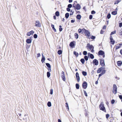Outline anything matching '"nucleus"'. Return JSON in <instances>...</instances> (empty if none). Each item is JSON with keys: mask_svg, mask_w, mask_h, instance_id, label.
<instances>
[{"mask_svg": "<svg viewBox=\"0 0 122 122\" xmlns=\"http://www.w3.org/2000/svg\"><path fill=\"white\" fill-rule=\"evenodd\" d=\"M86 47H88V48L91 50V52L92 53L94 52V47L92 45H90V44L88 43L87 44Z\"/></svg>", "mask_w": 122, "mask_h": 122, "instance_id": "1", "label": "nucleus"}, {"mask_svg": "<svg viewBox=\"0 0 122 122\" xmlns=\"http://www.w3.org/2000/svg\"><path fill=\"white\" fill-rule=\"evenodd\" d=\"M117 92V86L115 84H114L113 88V92L114 94H116Z\"/></svg>", "mask_w": 122, "mask_h": 122, "instance_id": "2", "label": "nucleus"}, {"mask_svg": "<svg viewBox=\"0 0 122 122\" xmlns=\"http://www.w3.org/2000/svg\"><path fill=\"white\" fill-rule=\"evenodd\" d=\"M100 109L102 110L104 112L106 111L105 108L104 106V104L103 103H101L99 105Z\"/></svg>", "mask_w": 122, "mask_h": 122, "instance_id": "3", "label": "nucleus"}, {"mask_svg": "<svg viewBox=\"0 0 122 122\" xmlns=\"http://www.w3.org/2000/svg\"><path fill=\"white\" fill-rule=\"evenodd\" d=\"M85 33L87 36L88 37V38H90V34L89 31L86 30V31L85 32Z\"/></svg>", "mask_w": 122, "mask_h": 122, "instance_id": "4", "label": "nucleus"}, {"mask_svg": "<svg viewBox=\"0 0 122 122\" xmlns=\"http://www.w3.org/2000/svg\"><path fill=\"white\" fill-rule=\"evenodd\" d=\"M35 26L38 27H40L41 26V25L39 21H36L35 23Z\"/></svg>", "mask_w": 122, "mask_h": 122, "instance_id": "5", "label": "nucleus"}, {"mask_svg": "<svg viewBox=\"0 0 122 122\" xmlns=\"http://www.w3.org/2000/svg\"><path fill=\"white\" fill-rule=\"evenodd\" d=\"M87 82L85 81L82 83V86L83 88L84 89L86 88L87 87Z\"/></svg>", "mask_w": 122, "mask_h": 122, "instance_id": "6", "label": "nucleus"}, {"mask_svg": "<svg viewBox=\"0 0 122 122\" xmlns=\"http://www.w3.org/2000/svg\"><path fill=\"white\" fill-rule=\"evenodd\" d=\"M86 30L84 29H79L78 30V32L79 33H81L82 34L84 32L86 31Z\"/></svg>", "mask_w": 122, "mask_h": 122, "instance_id": "7", "label": "nucleus"}, {"mask_svg": "<svg viewBox=\"0 0 122 122\" xmlns=\"http://www.w3.org/2000/svg\"><path fill=\"white\" fill-rule=\"evenodd\" d=\"M101 65L102 66H105V63L104 62V60L103 59H101L100 62Z\"/></svg>", "mask_w": 122, "mask_h": 122, "instance_id": "8", "label": "nucleus"}, {"mask_svg": "<svg viewBox=\"0 0 122 122\" xmlns=\"http://www.w3.org/2000/svg\"><path fill=\"white\" fill-rule=\"evenodd\" d=\"M34 33V32L33 31L31 30L29 32H28L27 34V35L28 36H30L31 35H33Z\"/></svg>", "mask_w": 122, "mask_h": 122, "instance_id": "9", "label": "nucleus"}, {"mask_svg": "<svg viewBox=\"0 0 122 122\" xmlns=\"http://www.w3.org/2000/svg\"><path fill=\"white\" fill-rule=\"evenodd\" d=\"M81 7L80 5L79 4H77L75 8V10L76 9L77 10H79L81 9Z\"/></svg>", "mask_w": 122, "mask_h": 122, "instance_id": "10", "label": "nucleus"}, {"mask_svg": "<svg viewBox=\"0 0 122 122\" xmlns=\"http://www.w3.org/2000/svg\"><path fill=\"white\" fill-rule=\"evenodd\" d=\"M98 54L99 55H103L105 54L104 52L100 50L99 51Z\"/></svg>", "mask_w": 122, "mask_h": 122, "instance_id": "11", "label": "nucleus"}, {"mask_svg": "<svg viewBox=\"0 0 122 122\" xmlns=\"http://www.w3.org/2000/svg\"><path fill=\"white\" fill-rule=\"evenodd\" d=\"M76 76L77 81L79 82L80 81V77L78 73L77 72L76 74Z\"/></svg>", "mask_w": 122, "mask_h": 122, "instance_id": "12", "label": "nucleus"}, {"mask_svg": "<svg viewBox=\"0 0 122 122\" xmlns=\"http://www.w3.org/2000/svg\"><path fill=\"white\" fill-rule=\"evenodd\" d=\"M93 63L96 65H97L98 64V61L96 59H94L93 61Z\"/></svg>", "mask_w": 122, "mask_h": 122, "instance_id": "13", "label": "nucleus"}, {"mask_svg": "<svg viewBox=\"0 0 122 122\" xmlns=\"http://www.w3.org/2000/svg\"><path fill=\"white\" fill-rule=\"evenodd\" d=\"M42 58L41 60V61L42 63H43L45 60V57L44 56L43 53L42 54Z\"/></svg>", "mask_w": 122, "mask_h": 122, "instance_id": "14", "label": "nucleus"}, {"mask_svg": "<svg viewBox=\"0 0 122 122\" xmlns=\"http://www.w3.org/2000/svg\"><path fill=\"white\" fill-rule=\"evenodd\" d=\"M88 55H89V54H90V58L92 59H93L94 58V56L92 54H90V53H88Z\"/></svg>", "mask_w": 122, "mask_h": 122, "instance_id": "15", "label": "nucleus"}, {"mask_svg": "<svg viewBox=\"0 0 122 122\" xmlns=\"http://www.w3.org/2000/svg\"><path fill=\"white\" fill-rule=\"evenodd\" d=\"M26 42L28 44H30V43H31V41L30 39H28L26 40Z\"/></svg>", "mask_w": 122, "mask_h": 122, "instance_id": "16", "label": "nucleus"}, {"mask_svg": "<svg viewBox=\"0 0 122 122\" xmlns=\"http://www.w3.org/2000/svg\"><path fill=\"white\" fill-rule=\"evenodd\" d=\"M117 63L118 66H120L122 64V62L121 61H118L117 62Z\"/></svg>", "mask_w": 122, "mask_h": 122, "instance_id": "17", "label": "nucleus"}, {"mask_svg": "<svg viewBox=\"0 0 122 122\" xmlns=\"http://www.w3.org/2000/svg\"><path fill=\"white\" fill-rule=\"evenodd\" d=\"M103 68L101 67L99 68L97 70V72L98 73H100L101 71H102Z\"/></svg>", "mask_w": 122, "mask_h": 122, "instance_id": "18", "label": "nucleus"}, {"mask_svg": "<svg viewBox=\"0 0 122 122\" xmlns=\"http://www.w3.org/2000/svg\"><path fill=\"white\" fill-rule=\"evenodd\" d=\"M51 27L52 28L54 31L55 32H56V29L55 28L54 25L52 24L51 25Z\"/></svg>", "mask_w": 122, "mask_h": 122, "instance_id": "19", "label": "nucleus"}, {"mask_svg": "<svg viewBox=\"0 0 122 122\" xmlns=\"http://www.w3.org/2000/svg\"><path fill=\"white\" fill-rule=\"evenodd\" d=\"M76 17L77 19L80 20L81 18V16L80 15H77Z\"/></svg>", "mask_w": 122, "mask_h": 122, "instance_id": "20", "label": "nucleus"}, {"mask_svg": "<svg viewBox=\"0 0 122 122\" xmlns=\"http://www.w3.org/2000/svg\"><path fill=\"white\" fill-rule=\"evenodd\" d=\"M121 0H116L114 3L115 4H117L121 1Z\"/></svg>", "mask_w": 122, "mask_h": 122, "instance_id": "21", "label": "nucleus"}, {"mask_svg": "<svg viewBox=\"0 0 122 122\" xmlns=\"http://www.w3.org/2000/svg\"><path fill=\"white\" fill-rule=\"evenodd\" d=\"M74 43L73 42H71L70 44V46L71 47H72L74 46Z\"/></svg>", "mask_w": 122, "mask_h": 122, "instance_id": "22", "label": "nucleus"}, {"mask_svg": "<svg viewBox=\"0 0 122 122\" xmlns=\"http://www.w3.org/2000/svg\"><path fill=\"white\" fill-rule=\"evenodd\" d=\"M61 77L62 78V80L64 81H66V78L65 75H61Z\"/></svg>", "mask_w": 122, "mask_h": 122, "instance_id": "23", "label": "nucleus"}, {"mask_svg": "<svg viewBox=\"0 0 122 122\" xmlns=\"http://www.w3.org/2000/svg\"><path fill=\"white\" fill-rule=\"evenodd\" d=\"M74 54L75 55L76 57H77L78 56V54L76 51H74Z\"/></svg>", "mask_w": 122, "mask_h": 122, "instance_id": "24", "label": "nucleus"}, {"mask_svg": "<svg viewBox=\"0 0 122 122\" xmlns=\"http://www.w3.org/2000/svg\"><path fill=\"white\" fill-rule=\"evenodd\" d=\"M69 16V14L68 13H66L65 15V16L66 18H68Z\"/></svg>", "mask_w": 122, "mask_h": 122, "instance_id": "25", "label": "nucleus"}, {"mask_svg": "<svg viewBox=\"0 0 122 122\" xmlns=\"http://www.w3.org/2000/svg\"><path fill=\"white\" fill-rule=\"evenodd\" d=\"M112 15H115L117 14V12L116 11H114L112 13Z\"/></svg>", "mask_w": 122, "mask_h": 122, "instance_id": "26", "label": "nucleus"}, {"mask_svg": "<svg viewBox=\"0 0 122 122\" xmlns=\"http://www.w3.org/2000/svg\"><path fill=\"white\" fill-rule=\"evenodd\" d=\"M47 105L48 107H50L51 106V103L50 102H49L47 103Z\"/></svg>", "mask_w": 122, "mask_h": 122, "instance_id": "27", "label": "nucleus"}, {"mask_svg": "<svg viewBox=\"0 0 122 122\" xmlns=\"http://www.w3.org/2000/svg\"><path fill=\"white\" fill-rule=\"evenodd\" d=\"M81 62L83 64H84L85 63V60L84 59H81L80 60Z\"/></svg>", "mask_w": 122, "mask_h": 122, "instance_id": "28", "label": "nucleus"}, {"mask_svg": "<svg viewBox=\"0 0 122 122\" xmlns=\"http://www.w3.org/2000/svg\"><path fill=\"white\" fill-rule=\"evenodd\" d=\"M62 51L61 50H59L57 52L58 54L59 55H60L62 53Z\"/></svg>", "mask_w": 122, "mask_h": 122, "instance_id": "29", "label": "nucleus"}, {"mask_svg": "<svg viewBox=\"0 0 122 122\" xmlns=\"http://www.w3.org/2000/svg\"><path fill=\"white\" fill-rule=\"evenodd\" d=\"M82 74L84 76H86L87 75V73L86 72L83 71L82 72Z\"/></svg>", "mask_w": 122, "mask_h": 122, "instance_id": "30", "label": "nucleus"}, {"mask_svg": "<svg viewBox=\"0 0 122 122\" xmlns=\"http://www.w3.org/2000/svg\"><path fill=\"white\" fill-rule=\"evenodd\" d=\"M56 15L57 16H58L59 15V13L58 11H56L55 13Z\"/></svg>", "mask_w": 122, "mask_h": 122, "instance_id": "31", "label": "nucleus"}, {"mask_svg": "<svg viewBox=\"0 0 122 122\" xmlns=\"http://www.w3.org/2000/svg\"><path fill=\"white\" fill-rule=\"evenodd\" d=\"M110 42L113 45L115 43V41L113 39H112L111 40Z\"/></svg>", "mask_w": 122, "mask_h": 122, "instance_id": "32", "label": "nucleus"}, {"mask_svg": "<svg viewBox=\"0 0 122 122\" xmlns=\"http://www.w3.org/2000/svg\"><path fill=\"white\" fill-rule=\"evenodd\" d=\"M76 88L77 89H78L79 88V85L78 84H76Z\"/></svg>", "mask_w": 122, "mask_h": 122, "instance_id": "33", "label": "nucleus"}, {"mask_svg": "<svg viewBox=\"0 0 122 122\" xmlns=\"http://www.w3.org/2000/svg\"><path fill=\"white\" fill-rule=\"evenodd\" d=\"M47 76L48 77H49L50 76V73L49 72H47Z\"/></svg>", "mask_w": 122, "mask_h": 122, "instance_id": "34", "label": "nucleus"}, {"mask_svg": "<svg viewBox=\"0 0 122 122\" xmlns=\"http://www.w3.org/2000/svg\"><path fill=\"white\" fill-rule=\"evenodd\" d=\"M46 64L48 68H50L51 67V66L49 63H46Z\"/></svg>", "mask_w": 122, "mask_h": 122, "instance_id": "35", "label": "nucleus"}, {"mask_svg": "<svg viewBox=\"0 0 122 122\" xmlns=\"http://www.w3.org/2000/svg\"><path fill=\"white\" fill-rule=\"evenodd\" d=\"M75 37L76 39H77L78 37V34H77V33H75Z\"/></svg>", "mask_w": 122, "mask_h": 122, "instance_id": "36", "label": "nucleus"}, {"mask_svg": "<svg viewBox=\"0 0 122 122\" xmlns=\"http://www.w3.org/2000/svg\"><path fill=\"white\" fill-rule=\"evenodd\" d=\"M111 17V15L109 13L107 15V17L108 19H110Z\"/></svg>", "mask_w": 122, "mask_h": 122, "instance_id": "37", "label": "nucleus"}, {"mask_svg": "<svg viewBox=\"0 0 122 122\" xmlns=\"http://www.w3.org/2000/svg\"><path fill=\"white\" fill-rule=\"evenodd\" d=\"M84 58L86 61H87L88 59V57L87 56H85L84 57Z\"/></svg>", "mask_w": 122, "mask_h": 122, "instance_id": "38", "label": "nucleus"}, {"mask_svg": "<svg viewBox=\"0 0 122 122\" xmlns=\"http://www.w3.org/2000/svg\"><path fill=\"white\" fill-rule=\"evenodd\" d=\"M115 47H116V49L117 50V49H118L120 48H121V46H116Z\"/></svg>", "mask_w": 122, "mask_h": 122, "instance_id": "39", "label": "nucleus"}, {"mask_svg": "<svg viewBox=\"0 0 122 122\" xmlns=\"http://www.w3.org/2000/svg\"><path fill=\"white\" fill-rule=\"evenodd\" d=\"M53 93V90L52 89H51L50 90V94L52 95Z\"/></svg>", "mask_w": 122, "mask_h": 122, "instance_id": "40", "label": "nucleus"}, {"mask_svg": "<svg viewBox=\"0 0 122 122\" xmlns=\"http://www.w3.org/2000/svg\"><path fill=\"white\" fill-rule=\"evenodd\" d=\"M87 52L86 51H84L83 52V54L84 55H85L87 54Z\"/></svg>", "mask_w": 122, "mask_h": 122, "instance_id": "41", "label": "nucleus"}, {"mask_svg": "<svg viewBox=\"0 0 122 122\" xmlns=\"http://www.w3.org/2000/svg\"><path fill=\"white\" fill-rule=\"evenodd\" d=\"M72 6V5L71 4H69L68 5V7L69 8H71Z\"/></svg>", "mask_w": 122, "mask_h": 122, "instance_id": "42", "label": "nucleus"}, {"mask_svg": "<svg viewBox=\"0 0 122 122\" xmlns=\"http://www.w3.org/2000/svg\"><path fill=\"white\" fill-rule=\"evenodd\" d=\"M66 108L67 109H68V110L69 109V108L68 104L66 102Z\"/></svg>", "mask_w": 122, "mask_h": 122, "instance_id": "43", "label": "nucleus"}, {"mask_svg": "<svg viewBox=\"0 0 122 122\" xmlns=\"http://www.w3.org/2000/svg\"><path fill=\"white\" fill-rule=\"evenodd\" d=\"M83 91L85 95L86 96H87V95L86 91L84 90H83Z\"/></svg>", "mask_w": 122, "mask_h": 122, "instance_id": "44", "label": "nucleus"}, {"mask_svg": "<svg viewBox=\"0 0 122 122\" xmlns=\"http://www.w3.org/2000/svg\"><path fill=\"white\" fill-rule=\"evenodd\" d=\"M37 36L36 34H35L34 35V37L35 38H37Z\"/></svg>", "mask_w": 122, "mask_h": 122, "instance_id": "45", "label": "nucleus"}, {"mask_svg": "<svg viewBox=\"0 0 122 122\" xmlns=\"http://www.w3.org/2000/svg\"><path fill=\"white\" fill-rule=\"evenodd\" d=\"M115 102V101L113 99L111 101V102L112 104H114Z\"/></svg>", "mask_w": 122, "mask_h": 122, "instance_id": "46", "label": "nucleus"}, {"mask_svg": "<svg viewBox=\"0 0 122 122\" xmlns=\"http://www.w3.org/2000/svg\"><path fill=\"white\" fill-rule=\"evenodd\" d=\"M73 13L74 12L72 10H71V13H70V15H72L73 14Z\"/></svg>", "mask_w": 122, "mask_h": 122, "instance_id": "47", "label": "nucleus"}, {"mask_svg": "<svg viewBox=\"0 0 122 122\" xmlns=\"http://www.w3.org/2000/svg\"><path fill=\"white\" fill-rule=\"evenodd\" d=\"M122 26V23H119V27H121Z\"/></svg>", "mask_w": 122, "mask_h": 122, "instance_id": "48", "label": "nucleus"}, {"mask_svg": "<svg viewBox=\"0 0 122 122\" xmlns=\"http://www.w3.org/2000/svg\"><path fill=\"white\" fill-rule=\"evenodd\" d=\"M17 116H18V115L19 116L21 117V114L20 113H17Z\"/></svg>", "mask_w": 122, "mask_h": 122, "instance_id": "49", "label": "nucleus"}, {"mask_svg": "<svg viewBox=\"0 0 122 122\" xmlns=\"http://www.w3.org/2000/svg\"><path fill=\"white\" fill-rule=\"evenodd\" d=\"M115 33H116V32L115 31H113L111 33L110 35H112L114 34H115Z\"/></svg>", "mask_w": 122, "mask_h": 122, "instance_id": "50", "label": "nucleus"}, {"mask_svg": "<svg viewBox=\"0 0 122 122\" xmlns=\"http://www.w3.org/2000/svg\"><path fill=\"white\" fill-rule=\"evenodd\" d=\"M96 13V12L94 10H92L91 12V14H95Z\"/></svg>", "mask_w": 122, "mask_h": 122, "instance_id": "51", "label": "nucleus"}, {"mask_svg": "<svg viewBox=\"0 0 122 122\" xmlns=\"http://www.w3.org/2000/svg\"><path fill=\"white\" fill-rule=\"evenodd\" d=\"M106 72V71L105 70H103L102 71V73H101L103 75Z\"/></svg>", "mask_w": 122, "mask_h": 122, "instance_id": "52", "label": "nucleus"}, {"mask_svg": "<svg viewBox=\"0 0 122 122\" xmlns=\"http://www.w3.org/2000/svg\"><path fill=\"white\" fill-rule=\"evenodd\" d=\"M92 15H90L89 16V18L90 19H91L92 18Z\"/></svg>", "mask_w": 122, "mask_h": 122, "instance_id": "53", "label": "nucleus"}, {"mask_svg": "<svg viewBox=\"0 0 122 122\" xmlns=\"http://www.w3.org/2000/svg\"><path fill=\"white\" fill-rule=\"evenodd\" d=\"M106 118L107 119L109 117V114H107L106 115Z\"/></svg>", "mask_w": 122, "mask_h": 122, "instance_id": "54", "label": "nucleus"}, {"mask_svg": "<svg viewBox=\"0 0 122 122\" xmlns=\"http://www.w3.org/2000/svg\"><path fill=\"white\" fill-rule=\"evenodd\" d=\"M37 57H39L41 56L40 54V53H38L37 54Z\"/></svg>", "mask_w": 122, "mask_h": 122, "instance_id": "55", "label": "nucleus"}, {"mask_svg": "<svg viewBox=\"0 0 122 122\" xmlns=\"http://www.w3.org/2000/svg\"><path fill=\"white\" fill-rule=\"evenodd\" d=\"M91 38L92 39H95V36H92V37Z\"/></svg>", "mask_w": 122, "mask_h": 122, "instance_id": "56", "label": "nucleus"}, {"mask_svg": "<svg viewBox=\"0 0 122 122\" xmlns=\"http://www.w3.org/2000/svg\"><path fill=\"white\" fill-rule=\"evenodd\" d=\"M66 10L68 11H70V9L69 8H66Z\"/></svg>", "mask_w": 122, "mask_h": 122, "instance_id": "57", "label": "nucleus"}, {"mask_svg": "<svg viewBox=\"0 0 122 122\" xmlns=\"http://www.w3.org/2000/svg\"><path fill=\"white\" fill-rule=\"evenodd\" d=\"M76 4L75 3H74L73 5V7L74 8L76 7Z\"/></svg>", "mask_w": 122, "mask_h": 122, "instance_id": "58", "label": "nucleus"}, {"mask_svg": "<svg viewBox=\"0 0 122 122\" xmlns=\"http://www.w3.org/2000/svg\"><path fill=\"white\" fill-rule=\"evenodd\" d=\"M48 71H49V72H50L51 71V67L50 68H49V67L48 68Z\"/></svg>", "mask_w": 122, "mask_h": 122, "instance_id": "59", "label": "nucleus"}, {"mask_svg": "<svg viewBox=\"0 0 122 122\" xmlns=\"http://www.w3.org/2000/svg\"><path fill=\"white\" fill-rule=\"evenodd\" d=\"M119 97L121 99H122V95H120L119 96Z\"/></svg>", "mask_w": 122, "mask_h": 122, "instance_id": "60", "label": "nucleus"}, {"mask_svg": "<svg viewBox=\"0 0 122 122\" xmlns=\"http://www.w3.org/2000/svg\"><path fill=\"white\" fill-rule=\"evenodd\" d=\"M62 30V28H59V30L60 31H61Z\"/></svg>", "mask_w": 122, "mask_h": 122, "instance_id": "61", "label": "nucleus"}, {"mask_svg": "<svg viewBox=\"0 0 122 122\" xmlns=\"http://www.w3.org/2000/svg\"><path fill=\"white\" fill-rule=\"evenodd\" d=\"M102 75H103L102 74V73H100L99 75V77H100L101 76H102Z\"/></svg>", "mask_w": 122, "mask_h": 122, "instance_id": "62", "label": "nucleus"}, {"mask_svg": "<svg viewBox=\"0 0 122 122\" xmlns=\"http://www.w3.org/2000/svg\"><path fill=\"white\" fill-rule=\"evenodd\" d=\"M61 74H62V75H63V76L65 75L64 72L63 71L62 72Z\"/></svg>", "mask_w": 122, "mask_h": 122, "instance_id": "63", "label": "nucleus"}, {"mask_svg": "<svg viewBox=\"0 0 122 122\" xmlns=\"http://www.w3.org/2000/svg\"><path fill=\"white\" fill-rule=\"evenodd\" d=\"M120 53L122 55V49L120 51Z\"/></svg>", "mask_w": 122, "mask_h": 122, "instance_id": "64", "label": "nucleus"}]
</instances>
